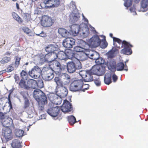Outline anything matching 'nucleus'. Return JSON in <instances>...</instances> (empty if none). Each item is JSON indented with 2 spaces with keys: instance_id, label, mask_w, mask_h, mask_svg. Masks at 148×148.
I'll use <instances>...</instances> for the list:
<instances>
[{
  "instance_id": "79ce46f5",
  "label": "nucleus",
  "mask_w": 148,
  "mask_h": 148,
  "mask_svg": "<svg viewBox=\"0 0 148 148\" xmlns=\"http://www.w3.org/2000/svg\"><path fill=\"white\" fill-rule=\"evenodd\" d=\"M52 5L50 6H47V8H54L58 6L60 4L59 0H52Z\"/></svg>"
},
{
  "instance_id": "37998d69",
  "label": "nucleus",
  "mask_w": 148,
  "mask_h": 148,
  "mask_svg": "<svg viewBox=\"0 0 148 148\" xmlns=\"http://www.w3.org/2000/svg\"><path fill=\"white\" fill-rule=\"evenodd\" d=\"M66 68H67V64H66V65L61 64L60 67L59 68V71H55V73L58 75H60L61 72L65 69Z\"/></svg>"
},
{
  "instance_id": "6e6552de",
  "label": "nucleus",
  "mask_w": 148,
  "mask_h": 148,
  "mask_svg": "<svg viewBox=\"0 0 148 148\" xmlns=\"http://www.w3.org/2000/svg\"><path fill=\"white\" fill-rule=\"evenodd\" d=\"M106 66L103 65H95L93 66L91 70L92 74L98 76H102L105 73Z\"/></svg>"
},
{
  "instance_id": "f8f14e48",
  "label": "nucleus",
  "mask_w": 148,
  "mask_h": 148,
  "mask_svg": "<svg viewBox=\"0 0 148 148\" xmlns=\"http://www.w3.org/2000/svg\"><path fill=\"white\" fill-rule=\"evenodd\" d=\"M54 21V20L51 17L44 15L42 17L41 24L44 27H49L52 25Z\"/></svg>"
},
{
  "instance_id": "0e129e2a",
  "label": "nucleus",
  "mask_w": 148,
  "mask_h": 148,
  "mask_svg": "<svg viewBox=\"0 0 148 148\" xmlns=\"http://www.w3.org/2000/svg\"><path fill=\"white\" fill-rule=\"evenodd\" d=\"M112 79L114 82H115L118 79V77L114 73L112 76Z\"/></svg>"
},
{
  "instance_id": "f03ea898",
  "label": "nucleus",
  "mask_w": 148,
  "mask_h": 148,
  "mask_svg": "<svg viewBox=\"0 0 148 148\" xmlns=\"http://www.w3.org/2000/svg\"><path fill=\"white\" fill-rule=\"evenodd\" d=\"M33 97L39 103L42 105L47 103V99L45 94L39 89H35L33 92Z\"/></svg>"
},
{
  "instance_id": "6ab92c4d",
  "label": "nucleus",
  "mask_w": 148,
  "mask_h": 148,
  "mask_svg": "<svg viewBox=\"0 0 148 148\" xmlns=\"http://www.w3.org/2000/svg\"><path fill=\"white\" fill-rule=\"evenodd\" d=\"M72 39H74L70 38H65L62 42V45L65 48H70L73 47V46L74 45V41Z\"/></svg>"
},
{
  "instance_id": "bf43d9fd",
  "label": "nucleus",
  "mask_w": 148,
  "mask_h": 148,
  "mask_svg": "<svg viewBox=\"0 0 148 148\" xmlns=\"http://www.w3.org/2000/svg\"><path fill=\"white\" fill-rule=\"evenodd\" d=\"M8 103L9 104V107L10 108L9 110H10V109H12L13 108L12 102L10 100V94L9 95H8Z\"/></svg>"
},
{
  "instance_id": "5fc2aeb1",
  "label": "nucleus",
  "mask_w": 148,
  "mask_h": 148,
  "mask_svg": "<svg viewBox=\"0 0 148 148\" xmlns=\"http://www.w3.org/2000/svg\"><path fill=\"white\" fill-rule=\"evenodd\" d=\"M115 52V51L111 50L108 53V58H110L112 59L114 57V53Z\"/></svg>"
},
{
  "instance_id": "39448f33",
  "label": "nucleus",
  "mask_w": 148,
  "mask_h": 148,
  "mask_svg": "<svg viewBox=\"0 0 148 148\" xmlns=\"http://www.w3.org/2000/svg\"><path fill=\"white\" fill-rule=\"evenodd\" d=\"M55 72L51 68L45 67L42 71V78L45 80L49 81L54 77L53 73Z\"/></svg>"
},
{
  "instance_id": "f257e3e1",
  "label": "nucleus",
  "mask_w": 148,
  "mask_h": 148,
  "mask_svg": "<svg viewBox=\"0 0 148 148\" xmlns=\"http://www.w3.org/2000/svg\"><path fill=\"white\" fill-rule=\"evenodd\" d=\"M69 21L72 24L70 27V29L69 31L64 28H59L58 30V32L62 37L70 38L71 35H73L74 32L72 27H74V14L73 12L69 15Z\"/></svg>"
},
{
  "instance_id": "dca6fc26",
  "label": "nucleus",
  "mask_w": 148,
  "mask_h": 148,
  "mask_svg": "<svg viewBox=\"0 0 148 148\" xmlns=\"http://www.w3.org/2000/svg\"><path fill=\"white\" fill-rule=\"evenodd\" d=\"M56 92L57 94L59 97L62 99V98L66 97L68 94V91L65 87H62L58 90H56Z\"/></svg>"
},
{
  "instance_id": "a878e982",
  "label": "nucleus",
  "mask_w": 148,
  "mask_h": 148,
  "mask_svg": "<svg viewBox=\"0 0 148 148\" xmlns=\"http://www.w3.org/2000/svg\"><path fill=\"white\" fill-rule=\"evenodd\" d=\"M127 43L125 46H123L124 48L121 50V53L126 55H130L132 53V51L130 48L127 47Z\"/></svg>"
},
{
  "instance_id": "8fccbe9b",
  "label": "nucleus",
  "mask_w": 148,
  "mask_h": 148,
  "mask_svg": "<svg viewBox=\"0 0 148 148\" xmlns=\"http://www.w3.org/2000/svg\"><path fill=\"white\" fill-rule=\"evenodd\" d=\"M68 121L70 125H73L74 124V116L72 115L68 116Z\"/></svg>"
},
{
  "instance_id": "a211bd4d",
  "label": "nucleus",
  "mask_w": 148,
  "mask_h": 148,
  "mask_svg": "<svg viewBox=\"0 0 148 148\" xmlns=\"http://www.w3.org/2000/svg\"><path fill=\"white\" fill-rule=\"evenodd\" d=\"M21 95L24 100V108L25 109L28 107L29 105V101L28 99V97H29L28 92L25 91H22L20 92Z\"/></svg>"
},
{
  "instance_id": "5701e85b",
  "label": "nucleus",
  "mask_w": 148,
  "mask_h": 148,
  "mask_svg": "<svg viewBox=\"0 0 148 148\" xmlns=\"http://www.w3.org/2000/svg\"><path fill=\"white\" fill-rule=\"evenodd\" d=\"M2 123L4 127H8L13 124V121L12 119L8 116L2 121Z\"/></svg>"
},
{
  "instance_id": "2f4dec72",
  "label": "nucleus",
  "mask_w": 148,
  "mask_h": 148,
  "mask_svg": "<svg viewBox=\"0 0 148 148\" xmlns=\"http://www.w3.org/2000/svg\"><path fill=\"white\" fill-rule=\"evenodd\" d=\"M141 4V8L144 9L142 11L145 12L148 10V0H142Z\"/></svg>"
},
{
  "instance_id": "c85d7f7f",
  "label": "nucleus",
  "mask_w": 148,
  "mask_h": 148,
  "mask_svg": "<svg viewBox=\"0 0 148 148\" xmlns=\"http://www.w3.org/2000/svg\"><path fill=\"white\" fill-rule=\"evenodd\" d=\"M58 75L61 77L62 80L66 83H68L70 82V77L68 74L66 73H60V75Z\"/></svg>"
},
{
  "instance_id": "69168bd1",
  "label": "nucleus",
  "mask_w": 148,
  "mask_h": 148,
  "mask_svg": "<svg viewBox=\"0 0 148 148\" xmlns=\"http://www.w3.org/2000/svg\"><path fill=\"white\" fill-rule=\"evenodd\" d=\"M14 78L16 83L18 84V81L19 80V76L17 74H15L14 75Z\"/></svg>"
},
{
  "instance_id": "4d7b16f0",
  "label": "nucleus",
  "mask_w": 148,
  "mask_h": 148,
  "mask_svg": "<svg viewBox=\"0 0 148 148\" xmlns=\"http://www.w3.org/2000/svg\"><path fill=\"white\" fill-rule=\"evenodd\" d=\"M21 58L18 57H16L15 58V66L16 67H17L19 64L20 61L21 60Z\"/></svg>"
},
{
  "instance_id": "7c9ffc66",
  "label": "nucleus",
  "mask_w": 148,
  "mask_h": 148,
  "mask_svg": "<svg viewBox=\"0 0 148 148\" xmlns=\"http://www.w3.org/2000/svg\"><path fill=\"white\" fill-rule=\"evenodd\" d=\"M67 57V59H71L74 57V48L72 50L71 49H67L65 51Z\"/></svg>"
},
{
  "instance_id": "2eb2a0df",
  "label": "nucleus",
  "mask_w": 148,
  "mask_h": 148,
  "mask_svg": "<svg viewBox=\"0 0 148 148\" xmlns=\"http://www.w3.org/2000/svg\"><path fill=\"white\" fill-rule=\"evenodd\" d=\"M48 53L45 54L44 58H41V60L42 61L41 63H49L54 60V58L55 55H56V53Z\"/></svg>"
},
{
  "instance_id": "ddd939ff",
  "label": "nucleus",
  "mask_w": 148,
  "mask_h": 148,
  "mask_svg": "<svg viewBox=\"0 0 148 148\" xmlns=\"http://www.w3.org/2000/svg\"><path fill=\"white\" fill-rule=\"evenodd\" d=\"M2 135L4 137L6 141L11 140L13 138L11 130L9 127H4L2 129Z\"/></svg>"
},
{
  "instance_id": "c03bdc74",
  "label": "nucleus",
  "mask_w": 148,
  "mask_h": 148,
  "mask_svg": "<svg viewBox=\"0 0 148 148\" xmlns=\"http://www.w3.org/2000/svg\"><path fill=\"white\" fill-rule=\"evenodd\" d=\"M37 87L41 88L44 87V84L42 80L41 79H38L36 81Z\"/></svg>"
},
{
  "instance_id": "338daca9",
  "label": "nucleus",
  "mask_w": 148,
  "mask_h": 148,
  "mask_svg": "<svg viewBox=\"0 0 148 148\" xmlns=\"http://www.w3.org/2000/svg\"><path fill=\"white\" fill-rule=\"evenodd\" d=\"M30 111H28L27 112V114H28V117L29 118H32L33 117L34 113L33 112H31V114L29 113V112H30Z\"/></svg>"
},
{
  "instance_id": "20e7f679",
  "label": "nucleus",
  "mask_w": 148,
  "mask_h": 148,
  "mask_svg": "<svg viewBox=\"0 0 148 148\" xmlns=\"http://www.w3.org/2000/svg\"><path fill=\"white\" fill-rule=\"evenodd\" d=\"M86 42L82 40H79L78 41L77 44H79V46L75 47V51L78 52H81V56H80V60L81 61H84L87 59L85 56V52L84 51L86 49L83 47H82V45L84 43Z\"/></svg>"
},
{
  "instance_id": "a19ab883",
  "label": "nucleus",
  "mask_w": 148,
  "mask_h": 148,
  "mask_svg": "<svg viewBox=\"0 0 148 148\" xmlns=\"http://www.w3.org/2000/svg\"><path fill=\"white\" fill-rule=\"evenodd\" d=\"M12 14L14 19L18 22L21 23L23 22L22 19L15 12H13Z\"/></svg>"
},
{
  "instance_id": "de8ad7c7",
  "label": "nucleus",
  "mask_w": 148,
  "mask_h": 148,
  "mask_svg": "<svg viewBox=\"0 0 148 148\" xmlns=\"http://www.w3.org/2000/svg\"><path fill=\"white\" fill-rule=\"evenodd\" d=\"M61 80V79H60L58 77H56L54 79V81L58 86H61L62 85Z\"/></svg>"
},
{
  "instance_id": "0eeeda50",
  "label": "nucleus",
  "mask_w": 148,
  "mask_h": 148,
  "mask_svg": "<svg viewBox=\"0 0 148 148\" xmlns=\"http://www.w3.org/2000/svg\"><path fill=\"white\" fill-rule=\"evenodd\" d=\"M60 111V108L58 106H54L53 104H51L50 107L47 110L48 114L54 119H57V116Z\"/></svg>"
},
{
  "instance_id": "393cba45",
  "label": "nucleus",
  "mask_w": 148,
  "mask_h": 148,
  "mask_svg": "<svg viewBox=\"0 0 148 148\" xmlns=\"http://www.w3.org/2000/svg\"><path fill=\"white\" fill-rule=\"evenodd\" d=\"M113 45L114 46H116L117 47L120 48V46H118L116 45L115 42H117L119 45H121V47H122L123 46H125L127 42H125L126 41L123 40L122 41L120 39L116 37H113Z\"/></svg>"
},
{
  "instance_id": "052dcab7",
  "label": "nucleus",
  "mask_w": 148,
  "mask_h": 148,
  "mask_svg": "<svg viewBox=\"0 0 148 148\" xmlns=\"http://www.w3.org/2000/svg\"><path fill=\"white\" fill-rule=\"evenodd\" d=\"M130 11L131 12L133 13V15L136 14L137 13L135 11V7L134 5H133L132 7L130 9Z\"/></svg>"
},
{
  "instance_id": "c9c22d12",
  "label": "nucleus",
  "mask_w": 148,
  "mask_h": 148,
  "mask_svg": "<svg viewBox=\"0 0 148 148\" xmlns=\"http://www.w3.org/2000/svg\"><path fill=\"white\" fill-rule=\"evenodd\" d=\"M76 53H75V56ZM75 72H76L77 69H80L82 68L81 64L80 61L75 57Z\"/></svg>"
},
{
  "instance_id": "09e8293b",
  "label": "nucleus",
  "mask_w": 148,
  "mask_h": 148,
  "mask_svg": "<svg viewBox=\"0 0 148 148\" xmlns=\"http://www.w3.org/2000/svg\"><path fill=\"white\" fill-rule=\"evenodd\" d=\"M132 2L133 0H125L124 5L125 7L128 8L132 5Z\"/></svg>"
},
{
  "instance_id": "c756f323",
  "label": "nucleus",
  "mask_w": 148,
  "mask_h": 148,
  "mask_svg": "<svg viewBox=\"0 0 148 148\" xmlns=\"http://www.w3.org/2000/svg\"><path fill=\"white\" fill-rule=\"evenodd\" d=\"M67 69L68 71L70 73L74 72V62L73 61L69 62L67 63Z\"/></svg>"
},
{
  "instance_id": "412c9836",
  "label": "nucleus",
  "mask_w": 148,
  "mask_h": 148,
  "mask_svg": "<svg viewBox=\"0 0 148 148\" xmlns=\"http://www.w3.org/2000/svg\"><path fill=\"white\" fill-rule=\"evenodd\" d=\"M58 49V46L57 45L55 44H50L46 46L45 51L47 52L56 53L54 52L57 51Z\"/></svg>"
},
{
  "instance_id": "1a4fd4ad",
  "label": "nucleus",
  "mask_w": 148,
  "mask_h": 148,
  "mask_svg": "<svg viewBox=\"0 0 148 148\" xmlns=\"http://www.w3.org/2000/svg\"><path fill=\"white\" fill-rule=\"evenodd\" d=\"M42 71L41 69L38 66H35L29 72V74L31 77L35 79L38 78L41 74Z\"/></svg>"
},
{
  "instance_id": "9d476101",
  "label": "nucleus",
  "mask_w": 148,
  "mask_h": 148,
  "mask_svg": "<svg viewBox=\"0 0 148 148\" xmlns=\"http://www.w3.org/2000/svg\"><path fill=\"white\" fill-rule=\"evenodd\" d=\"M61 110L64 113H67L71 111L73 109L72 104L66 99L64 100L61 107Z\"/></svg>"
},
{
  "instance_id": "4468645a",
  "label": "nucleus",
  "mask_w": 148,
  "mask_h": 148,
  "mask_svg": "<svg viewBox=\"0 0 148 148\" xmlns=\"http://www.w3.org/2000/svg\"><path fill=\"white\" fill-rule=\"evenodd\" d=\"M85 55L86 56L85 57H86L87 58V57L92 60H95V61L99 58V56L100 55L99 53L96 51L89 49L86 50Z\"/></svg>"
},
{
  "instance_id": "b1692460",
  "label": "nucleus",
  "mask_w": 148,
  "mask_h": 148,
  "mask_svg": "<svg viewBox=\"0 0 148 148\" xmlns=\"http://www.w3.org/2000/svg\"><path fill=\"white\" fill-rule=\"evenodd\" d=\"M116 70L117 71H122L123 70L127 71L128 69L126 64H125L122 62H119L116 64Z\"/></svg>"
},
{
  "instance_id": "e433bc0d",
  "label": "nucleus",
  "mask_w": 148,
  "mask_h": 148,
  "mask_svg": "<svg viewBox=\"0 0 148 148\" xmlns=\"http://www.w3.org/2000/svg\"><path fill=\"white\" fill-rule=\"evenodd\" d=\"M19 85L21 88H24L27 90H29V86L26 84L25 81L22 79H21L19 83Z\"/></svg>"
},
{
  "instance_id": "a18cd8bd",
  "label": "nucleus",
  "mask_w": 148,
  "mask_h": 148,
  "mask_svg": "<svg viewBox=\"0 0 148 148\" xmlns=\"http://www.w3.org/2000/svg\"><path fill=\"white\" fill-rule=\"evenodd\" d=\"M20 75L22 78L24 80H27L28 74L26 71L22 70L20 73Z\"/></svg>"
},
{
  "instance_id": "423d86ee",
  "label": "nucleus",
  "mask_w": 148,
  "mask_h": 148,
  "mask_svg": "<svg viewBox=\"0 0 148 148\" xmlns=\"http://www.w3.org/2000/svg\"><path fill=\"white\" fill-rule=\"evenodd\" d=\"M101 39L97 35H95L88 40L87 44L89 47L96 48L100 44Z\"/></svg>"
},
{
  "instance_id": "864d4df0",
  "label": "nucleus",
  "mask_w": 148,
  "mask_h": 148,
  "mask_svg": "<svg viewBox=\"0 0 148 148\" xmlns=\"http://www.w3.org/2000/svg\"><path fill=\"white\" fill-rule=\"evenodd\" d=\"M53 64L54 66L57 68L58 71H59V68L60 67L61 64L60 63L57 61H53Z\"/></svg>"
},
{
  "instance_id": "603ef678",
  "label": "nucleus",
  "mask_w": 148,
  "mask_h": 148,
  "mask_svg": "<svg viewBox=\"0 0 148 148\" xmlns=\"http://www.w3.org/2000/svg\"><path fill=\"white\" fill-rule=\"evenodd\" d=\"M44 3L46 5L45 7L47 8H47V6L52 5V0H45Z\"/></svg>"
},
{
  "instance_id": "473e14b6",
  "label": "nucleus",
  "mask_w": 148,
  "mask_h": 148,
  "mask_svg": "<svg viewBox=\"0 0 148 148\" xmlns=\"http://www.w3.org/2000/svg\"><path fill=\"white\" fill-rule=\"evenodd\" d=\"M27 83L29 84V89L30 88L35 89L37 87L36 81L35 80L30 79L27 82Z\"/></svg>"
},
{
  "instance_id": "bb28decb",
  "label": "nucleus",
  "mask_w": 148,
  "mask_h": 148,
  "mask_svg": "<svg viewBox=\"0 0 148 148\" xmlns=\"http://www.w3.org/2000/svg\"><path fill=\"white\" fill-rule=\"evenodd\" d=\"M111 75L110 73H106L104 75V83L107 85H109L112 82Z\"/></svg>"
},
{
  "instance_id": "9b49d317",
  "label": "nucleus",
  "mask_w": 148,
  "mask_h": 148,
  "mask_svg": "<svg viewBox=\"0 0 148 148\" xmlns=\"http://www.w3.org/2000/svg\"><path fill=\"white\" fill-rule=\"evenodd\" d=\"M48 97L51 102L56 105L60 104L62 100L56 92V93H51L48 94Z\"/></svg>"
},
{
  "instance_id": "680f3d73",
  "label": "nucleus",
  "mask_w": 148,
  "mask_h": 148,
  "mask_svg": "<svg viewBox=\"0 0 148 148\" xmlns=\"http://www.w3.org/2000/svg\"><path fill=\"white\" fill-rule=\"evenodd\" d=\"M95 84L96 86H100L101 84V82L100 80L99 79H93Z\"/></svg>"
},
{
  "instance_id": "f704fd0d",
  "label": "nucleus",
  "mask_w": 148,
  "mask_h": 148,
  "mask_svg": "<svg viewBox=\"0 0 148 148\" xmlns=\"http://www.w3.org/2000/svg\"><path fill=\"white\" fill-rule=\"evenodd\" d=\"M80 14L79 12V11L76 5H75V23L78 22H79L80 21Z\"/></svg>"
},
{
  "instance_id": "aec40b11",
  "label": "nucleus",
  "mask_w": 148,
  "mask_h": 148,
  "mask_svg": "<svg viewBox=\"0 0 148 148\" xmlns=\"http://www.w3.org/2000/svg\"><path fill=\"white\" fill-rule=\"evenodd\" d=\"M83 80L80 79H77L75 78V92L80 91L82 88Z\"/></svg>"
},
{
  "instance_id": "13d9d810",
  "label": "nucleus",
  "mask_w": 148,
  "mask_h": 148,
  "mask_svg": "<svg viewBox=\"0 0 148 148\" xmlns=\"http://www.w3.org/2000/svg\"><path fill=\"white\" fill-rule=\"evenodd\" d=\"M89 85L88 84H83V87L82 88L83 89H81V90H80V91H82L83 92H85V91L86 90H88L89 88Z\"/></svg>"
},
{
  "instance_id": "58836bf2",
  "label": "nucleus",
  "mask_w": 148,
  "mask_h": 148,
  "mask_svg": "<svg viewBox=\"0 0 148 148\" xmlns=\"http://www.w3.org/2000/svg\"><path fill=\"white\" fill-rule=\"evenodd\" d=\"M108 45V44L106 39V37L104 36V38L103 39H101L100 44L99 46L102 49H105L107 47Z\"/></svg>"
},
{
  "instance_id": "cd10ccee",
  "label": "nucleus",
  "mask_w": 148,
  "mask_h": 148,
  "mask_svg": "<svg viewBox=\"0 0 148 148\" xmlns=\"http://www.w3.org/2000/svg\"><path fill=\"white\" fill-rule=\"evenodd\" d=\"M88 74L84 78V80L85 82H91L93 80V77L92 75V72L91 69L90 70H88Z\"/></svg>"
},
{
  "instance_id": "6e6d98bb",
  "label": "nucleus",
  "mask_w": 148,
  "mask_h": 148,
  "mask_svg": "<svg viewBox=\"0 0 148 148\" xmlns=\"http://www.w3.org/2000/svg\"><path fill=\"white\" fill-rule=\"evenodd\" d=\"M22 30L27 34H29L31 31L30 29L26 27H23L22 28Z\"/></svg>"
},
{
  "instance_id": "774afa93",
  "label": "nucleus",
  "mask_w": 148,
  "mask_h": 148,
  "mask_svg": "<svg viewBox=\"0 0 148 148\" xmlns=\"http://www.w3.org/2000/svg\"><path fill=\"white\" fill-rule=\"evenodd\" d=\"M14 70V67H13L11 66H10L7 69V72H10Z\"/></svg>"
},
{
  "instance_id": "4be33fe9",
  "label": "nucleus",
  "mask_w": 148,
  "mask_h": 148,
  "mask_svg": "<svg viewBox=\"0 0 148 148\" xmlns=\"http://www.w3.org/2000/svg\"><path fill=\"white\" fill-rule=\"evenodd\" d=\"M56 55H55L54 59H56L57 58L60 60H67L66 54L65 51H60L58 52V53H56Z\"/></svg>"
},
{
  "instance_id": "7ed1b4c3",
  "label": "nucleus",
  "mask_w": 148,
  "mask_h": 148,
  "mask_svg": "<svg viewBox=\"0 0 148 148\" xmlns=\"http://www.w3.org/2000/svg\"><path fill=\"white\" fill-rule=\"evenodd\" d=\"M89 32L87 24L82 23L78 27L75 28V36L77 35L81 38H85L88 35Z\"/></svg>"
},
{
  "instance_id": "4c0bfd02",
  "label": "nucleus",
  "mask_w": 148,
  "mask_h": 148,
  "mask_svg": "<svg viewBox=\"0 0 148 148\" xmlns=\"http://www.w3.org/2000/svg\"><path fill=\"white\" fill-rule=\"evenodd\" d=\"M95 62L98 65H103V66L105 65L104 64L106 63L104 60L100 57V56H99V58L95 61Z\"/></svg>"
},
{
  "instance_id": "49530a36",
  "label": "nucleus",
  "mask_w": 148,
  "mask_h": 148,
  "mask_svg": "<svg viewBox=\"0 0 148 148\" xmlns=\"http://www.w3.org/2000/svg\"><path fill=\"white\" fill-rule=\"evenodd\" d=\"M88 70L84 71L82 70L79 71V75H80L82 78H85L86 76H87V74H88Z\"/></svg>"
},
{
  "instance_id": "e2e57ef3",
  "label": "nucleus",
  "mask_w": 148,
  "mask_h": 148,
  "mask_svg": "<svg viewBox=\"0 0 148 148\" xmlns=\"http://www.w3.org/2000/svg\"><path fill=\"white\" fill-rule=\"evenodd\" d=\"M74 81H73L72 82L70 85V90L72 91L73 92H74Z\"/></svg>"
},
{
  "instance_id": "ea45409f",
  "label": "nucleus",
  "mask_w": 148,
  "mask_h": 148,
  "mask_svg": "<svg viewBox=\"0 0 148 148\" xmlns=\"http://www.w3.org/2000/svg\"><path fill=\"white\" fill-rule=\"evenodd\" d=\"M24 132L22 130L17 129L15 130V134L16 137H21L23 136Z\"/></svg>"
},
{
  "instance_id": "3c124183",
  "label": "nucleus",
  "mask_w": 148,
  "mask_h": 148,
  "mask_svg": "<svg viewBox=\"0 0 148 148\" xmlns=\"http://www.w3.org/2000/svg\"><path fill=\"white\" fill-rule=\"evenodd\" d=\"M10 60L9 57H5L2 59L0 62L1 64L6 63L9 62Z\"/></svg>"
},
{
  "instance_id": "72a5a7b5",
  "label": "nucleus",
  "mask_w": 148,
  "mask_h": 148,
  "mask_svg": "<svg viewBox=\"0 0 148 148\" xmlns=\"http://www.w3.org/2000/svg\"><path fill=\"white\" fill-rule=\"evenodd\" d=\"M11 146L13 148H21V143L19 140L14 139L12 141Z\"/></svg>"
},
{
  "instance_id": "f3484780",
  "label": "nucleus",
  "mask_w": 148,
  "mask_h": 148,
  "mask_svg": "<svg viewBox=\"0 0 148 148\" xmlns=\"http://www.w3.org/2000/svg\"><path fill=\"white\" fill-rule=\"evenodd\" d=\"M116 65L115 61L112 59L107 61L106 64H105V65L107 66L109 69L113 73L116 71Z\"/></svg>"
}]
</instances>
